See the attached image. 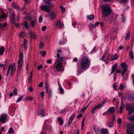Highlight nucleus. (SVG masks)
<instances>
[{
  "label": "nucleus",
  "instance_id": "4c0bfd02",
  "mask_svg": "<svg viewBox=\"0 0 134 134\" xmlns=\"http://www.w3.org/2000/svg\"><path fill=\"white\" fill-rule=\"evenodd\" d=\"M122 120L121 118H119L117 120V123L118 124L120 125L121 124Z\"/></svg>",
  "mask_w": 134,
  "mask_h": 134
},
{
  "label": "nucleus",
  "instance_id": "9b49d317",
  "mask_svg": "<svg viewBox=\"0 0 134 134\" xmlns=\"http://www.w3.org/2000/svg\"><path fill=\"white\" fill-rule=\"evenodd\" d=\"M15 16L14 13L12 12V13L11 15L10 16V18L11 19V23L13 24H14L15 22Z\"/></svg>",
  "mask_w": 134,
  "mask_h": 134
},
{
  "label": "nucleus",
  "instance_id": "cd10ccee",
  "mask_svg": "<svg viewBox=\"0 0 134 134\" xmlns=\"http://www.w3.org/2000/svg\"><path fill=\"white\" fill-rule=\"evenodd\" d=\"M129 55L131 59H133L134 58L133 53L132 51H131L130 52Z\"/></svg>",
  "mask_w": 134,
  "mask_h": 134
},
{
  "label": "nucleus",
  "instance_id": "c9c22d12",
  "mask_svg": "<svg viewBox=\"0 0 134 134\" xmlns=\"http://www.w3.org/2000/svg\"><path fill=\"white\" fill-rule=\"evenodd\" d=\"M85 118H84L83 119V120H82V121L81 127H82V130L83 129V127L84 126V122L85 121Z\"/></svg>",
  "mask_w": 134,
  "mask_h": 134
},
{
  "label": "nucleus",
  "instance_id": "423d86ee",
  "mask_svg": "<svg viewBox=\"0 0 134 134\" xmlns=\"http://www.w3.org/2000/svg\"><path fill=\"white\" fill-rule=\"evenodd\" d=\"M52 6L51 3H48L45 5H42V10L44 11L49 12V8L52 7Z\"/></svg>",
  "mask_w": 134,
  "mask_h": 134
},
{
  "label": "nucleus",
  "instance_id": "6e6552de",
  "mask_svg": "<svg viewBox=\"0 0 134 134\" xmlns=\"http://www.w3.org/2000/svg\"><path fill=\"white\" fill-rule=\"evenodd\" d=\"M126 110L129 112V114L130 115L132 112H134L133 108L129 104H127L126 105Z\"/></svg>",
  "mask_w": 134,
  "mask_h": 134
},
{
  "label": "nucleus",
  "instance_id": "8fccbe9b",
  "mask_svg": "<svg viewBox=\"0 0 134 134\" xmlns=\"http://www.w3.org/2000/svg\"><path fill=\"white\" fill-rule=\"evenodd\" d=\"M42 69V65L40 64L39 65L37 68V69L38 70H40L41 69Z\"/></svg>",
  "mask_w": 134,
  "mask_h": 134
},
{
  "label": "nucleus",
  "instance_id": "4468645a",
  "mask_svg": "<svg viewBox=\"0 0 134 134\" xmlns=\"http://www.w3.org/2000/svg\"><path fill=\"white\" fill-rule=\"evenodd\" d=\"M56 26L59 27V28H62L63 26L64 25L62 23H61L60 21H58L56 24Z\"/></svg>",
  "mask_w": 134,
  "mask_h": 134
},
{
  "label": "nucleus",
  "instance_id": "69168bd1",
  "mask_svg": "<svg viewBox=\"0 0 134 134\" xmlns=\"http://www.w3.org/2000/svg\"><path fill=\"white\" fill-rule=\"evenodd\" d=\"M123 48V46H120L118 48L120 50H121Z\"/></svg>",
  "mask_w": 134,
  "mask_h": 134
},
{
  "label": "nucleus",
  "instance_id": "a211bd4d",
  "mask_svg": "<svg viewBox=\"0 0 134 134\" xmlns=\"http://www.w3.org/2000/svg\"><path fill=\"white\" fill-rule=\"evenodd\" d=\"M124 105L123 103L122 102H121L120 108V113H122V110L124 108Z\"/></svg>",
  "mask_w": 134,
  "mask_h": 134
},
{
  "label": "nucleus",
  "instance_id": "3c124183",
  "mask_svg": "<svg viewBox=\"0 0 134 134\" xmlns=\"http://www.w3.org/2000/svg\"><path fill=\"white\" fill-rule=\"evenodd\" d=\"M52 60L51 59H48L47 60V62L48 64H50L52 62Z\"/></svg>",
  "mask_w": 134,
  "mask_h": 134
},
{
  "label": "nucleus",
  "instance_id": "f257e3e1",
  "mask_svg": "<svg viewBox=\"0 0 134 134\" xmlns=\"http://www.w3.org/2000/svg\"><path fill=\"white\" fill-rule=\"evenodd\" d=\"M91 64V60L87 57H85L82 59L80 63L81 68L86 70L88 69Z\"/></svg>",
  "mask_w": 134,
  "mask_h": 134
},
{
  "label": "nucleus",
  "instance_id": "6e6d98bb",
  "mask_svg": "<svg viewBox=\"0 0 134 134\" xmlns=\"http://www.w3.org/2000/svg\"><path fill=\"white\" fill-rule=\"evenodd\" d=\"M87 108V107H85L83 109H82L81 110V111L82 112H83Z\"/></svg>",
  "mask_w": 134,
  "mask_h": 134
},
{
  "label": "nucleus",
  "instance_id": "f03ea898",
  "mask_svg": "<svg viewBox=\"0 0 134 134\" xmlns=\"http://www.w3.org/2000/svg\"><path fill=\"white\" fill-rule=\"evenodd\" d=\"M23 53H21L19 55V59L17 62L18 66L17 71V76H19L20 74L21 68H22L23 64Z\"/></svg>",
  "mask_w": 134,
  "mask_h": 134
},
{
  "label": "nucleus",
  "instance_id": "2f4dec72",
  "mask_svg": "<svg viewBox=\"0 0 134 134\" xmlns=\"http://www.w3.org/2000/svg\"><path fill=\"white\" fill-rule=\"evenodd\" d=\"M19 36H21L22 37H24L26 35V34L23 32H22L19 35Z\"/></svg>",
  "mask_w": 134,
  "mask_h": 134
},
{
  "label": "nucleus",
  "instance_id": "a878e982",
  "mask_svg": "<svg viewBox=\"0 0 134 134\" xmlns=\"http://www.w3.org/2000/svg\"><path fill=\"white\" fill-rule=\"evenodd\" d=\"M108 132V130L106 129H103L101 131L102 134H107Z\"/></svg>",
  "mask_w": 134,
  "mask_h": 134
},
{
  "label": "nucleus",
  "instance_id": "4be33fe9",
  "mask_svg": "<svg viewBox=\"0 0 134 134\" xmlns=\"http://www.w3.org/2000/svg\"><path fill=\"white\" fill-rule=\"evenodd\" d=\"M113 58L111 59H109V61H113L117 59L118 58V56L116 54H115L113 56Z\"/></svg>",
  "mask_w": 134,
  "mask_h": 134
},
{
  "label": "nucleus",
  "instance_id": "0e129e2a",
  "mask_svg": "<svg viewBox=\"0 0 134 134\" xmlns=\"http://www.w3.org/2000/svg\"><path fill=\"white\" fill-rule=\"evenodd\" d=\"M20 15L19 14L16 17L17 21H18L20 19Z\"/></svg>",
  "mask_w": 134,
  "mask_h": 134
},
{
  "label": "nucleus",
  "instance_id": "0eeeda50",
  "mask_svg": "<svg viewBox=\"0 0 134 134\" xmlns=\"http://www.w3.org/2000/svg\"><path fill=\"white\" fill-rule=\"evenodd\" d=\"M15 70L16 68L13 67L9 66L7 71V76H8V75L9 72L10 70V75L11 76H13L15 73Z\"/></svg>",
  "mask_w": 134,
  "mask_h": 134
},
{
  "label": "nucleus",
  "instance_id": "79ce46f5",
  "mask_svg": "<svg viewBox=\"0 0 134 134\" xmlns=\"http://www.w3.org/2000/svg\"><path fill=\"white\" fill-rule=\"evenodd\" d=\"M124 86L123 85L121 84L120 85V87H119V89L121 90H123L124 88Z\"/></svg>",
  "mask_w": 134,
  "mask_h": 134
},
{
  "label": "nucleus",
  "instance_id": "de8ad7c7",
  "mask_svg": "<svg viewBox=\"0 0 134 134\" xmlns=\"http://www.w3.org/2000/svg\"><path fill=\"white\" fill-rule=\"evenodd\" d=\"M37 115H41V116L42 115V111L41 110L38 111V112L37 113Z\"/></svg>",
  "mask_w": 134,
  "mask_h": 134
},
{
  "label": "nucleus",
  "instance_id": "5fc2aeb1",
  "mask_svg": "<svg viewBox=\"0 0 134 134\" xmlns=\"http://www.w3.org/2000/svg\"><path fill=\"white\" fill-rule=\"evenodd\" d=\"M29 90L30 92H32L33 91V88L31 87H30L29 88Z\"/></svg>",
  "mask_w": 134,
  "mask_h": 134
},
{
  "label": "nucleus",
  "instance_id": "58836bf2",
  "mask_svg": "<svg viewBox=\"0 0 134 134\" xmlns=\"http://www.w3.org/2000/svg\"><path fill=\"white\" fill-rule=\"evenodd\" d=\"M13 94L15 95H17V90L16 88L14 89L13 91Z\"/></svg>",
  "mask_w": 134,
  "mask_h": 134
},
{
  "label": "nucleus",
  "instance_id": "bf43d9fd",
  "mask_svg": "<svg viewBox=\"0 0 134 134\" xmlns=\"http://www.w3.org/2000/svg\"><path fill=\"white\" fill-rule=\"evenodd\" d=\"M7 25V24L6 23H4L3 24H2V27H4L6 26Z\"/></svg>",
  "mask_w": 134,
  "mask_h": 134
},
{
  "label": "nucleus",
  "instance_id": "dca6fc26",
  "mask_svg": "<svg viewBox=\"0 0 134 134\" xmlns=\"http://www.w3.org/2000/svg\"><path fill=\"white\" fill-rule=\"evenodd\" d=\"M5 50V48L2 46H1L0 47V54L2 55H3V52Z\"/></svg>",
  "mask_w": 134,
  "mask_h": 134
},
{
  "label": "nucleus",
  "instance_id": "7ed1b4c3",
  "mask_svg": "<svg viewBox=\"0 0 134 134\" xmlns=\"http://www.w3.org/2000/svg\"><path fill=\"white\" fill-rule=\"evenodd\" d=\"M64 60V57H62L59 59H57L54 64V66L58 71H63V69L62 67V62Z\"/></svg>",
  "mask_w": 134,
  "mask_h": 134
},
{
  "label": "nucleus",
  "instance_id": "6ab92c4d",
  "mask_svg": "<svg viewBox=\"0 0 134 134\" xmlns=\"http://www.w3.org/2000/svg\"><path fill=\"white\" fill-rule=\"evenodd\" d=\"M127 134H134V131L130 129H127L126 131Z\"/></svg>",
  "mask_w": 134,
  "mask_h": 134
},
{
  "label": "nucleus",
  "instance_id": "1a4fd4ad",
  "mask_svg": "<svg viewBox=\"0 0 134 134\" xmlns=\"http://www.w3.org/2000/svg\"><path fill=\"white\" fill-rule=\"evenodd\" d=\"M45 85L46 92L49 94V96H50L52 94V91L48 86L47 83V81L45 82Z\"/></svg>",
  "mask_w": 134,
  "mask_h": 134
},
{
  "label": "nucleus",
  "instance_id": "f704fd0d",
  "mask_svg": "<svg viewBox=\"0 0 134 134\" xmlns=\"http://www.w3.org/2000/svg\"><path fill=\"white\" fill-rule=\"evenodd\" d=\"M12 5L16 9H18L19 8L18 6L14 2H13L12 3Z\"/></svg>",
  "mask_w": 134,
  "mask_h": 134
},
{
  "label": "nucleus",
  "instance_id": "774afa93",
  "mask_svg": "<svg viewBox=\"0 0 134 134\" xmlns=\"http://www.w3.org/2000/svg\"><path fill=\"white\" fill-rule=\"evenodd\" d=\"M116 79V75L115 74H114V80L115 81Z\"/></svg>",
  "mask_w": 134,
  "mask_h": 134
},
{
  "label": "nucleus",
  "instance_id": "49530a36",
  "mask_svg": "<svg viewBox=\"0 0 134 134\" xmlns=\"http://www.w3.org/2000/svg\"><path fill=\"white\" fill-rule=\"evenodd\" d=\"M38 21L40 23H41L42 22V16L41 15L40 16Z\"/></svg>",
  "mask_w": 134,
  "mask_h": 134
},
{
  "label": "nucleus",
  "instance_id": "e433bc0d",
  "mask_svg": "<svg viewBox=\"0 0 134 134\" xmlns=\"http://www.w3.org/2000/svg\"><path fill=\"white\" fill-rule=\"evenodd\" d=\"M129 119L130 121H134V116H129Z\"/></svg>",
  "mask_w": 134,
  "mask_h": 134
},
{
  "label": "nucleus",
  "instance_id": "20e7f679",
  "mask_svg": "<svg viewBox=\"0 0 134 134\" xmlns=\"http://www.w3.org/2000/svg\"><path fill=\"white\" fill-rule=\"evenodd\" d=\"M102 10L103 16L105 17L110 14L111 10L109 6L108 5H105L102 8Z\"/></svg>",
  "mask_w": 134,
  "mask_h": 134
},
{
  "label": "nucleus",
  "instance_id": "864d4df0",
  "mask_svg": "<svg viewBox=\"0 0 134 134\" xmlns=\"http://www.w3.org/2000/svg\"><path fill=\"white\" fill-rule=\"evenodd\" d=\"M46 55V52L45 51H42V57L45 56Z\"/></svg>",
  "mask_w": 134,
  "mask_h": 134
},
{
  "label": "nucleus",
  "instance_id": "39448f33",
  "mask_svg": "<svg viewBox=\"0 0 134 134\" xmlns=\"http://www.w3.org/2000/svg\"><path fill=\"white\" fill-rule=\"evenodd\" d=\"M120 65L122 69L121 73L122 76H123L127 70V65L126 64L125 62H124L121 64Z\"/></svg>",
  "mask_w": 134,
  "mask_h": 134
},
{
  "label": "nucleus",
  "instance_id": "680f3d73",
  "mask_svg": "<svg viewBox=\"0 0 134 134\" xmlns=\"http://www.w3.org/2000/svg\"><path fill=\"white\" fill-rule=\"evenodd\" d=\"M60 8L61 9V10L62 11L64 12L65 10V8H64L62 6L60 7Z\"/></svg>",
  "mask_w": 134,
  "mask_h": 134
},
{
  "label": "nucleus",
  "instance_id": "393cba45",
  "mask_svg": "<svg viewBox=\"0 0 134 134\" xmlns=\"http://www.w3.org/2000/svg\"><path fill=\"white\" fill-rule=\"evenodd\" d=\"M51 15L52 18L54 19L56 18V15L53 12H51Z\"/></svg>",
  "mask_w": 134,
  "mask_h": 134
},
{
  "label": "nucleus",
  "instance_id": "37998d69",
  "mask_svg": "<svg viewBox=\"0 0 134 134\" xmlns=\"http://www.w3.org/2000/svg\"><path fill=\"white\" fill-rule=\"evenodd\" d=\"M33 98V97H26V99L27 100H32Z\"/></svg>",
  "mask_w": 134,
  "mask_h": 134
},
{
  "label": "nucleus",
  "instance_id": "338daca9",
  "mask_svg": "<svg viewBox=\"0 0 134 134\" xmlns=\"http://www.w3.org/2000/svg\"><path fill=\"white\" fill-rule=\"evenodd\" d=\"M46 27L45 26H44L42 27V30L44 31L46 29Z\"/></svg>",
  "mask_w": 134,
  "mask_h": 134
},
{
  "label": "nucleus",
  "instance_id": "f3484780",
  "mask_svg": "<svg viewBox=\"0 0 134 134\" xmlns=\"http://www.w3.org/2000/svg\"><path fill=\"white\" fill-rule=\"evenodd\" d=\"M115 110V108L113 107H112L110 108L107 110V111H108L110 113H113L114 112Z\"/></svg>",
  "mask_w": 134,
  "mask_h": 134
},
{
  "label": "nucleus",
  "instance_id": "603ef678",
  "mask_svg": "<svg viewBox=\"0 0 134 134\" xmlns=\"http://www.w3.org/2000/svg\"><path fill=\"white\" fill-rule=\"evenodd\" d=\"M127 1V0H120V2L121 3H125Z\"/></svg>",
  "mask_w": 134,
  "mask_h": 134
},
{
  "label": "nucleus",
  "instance_id": "2eb2a0df",
  "mask_svg": "<svg viewBox=\"0 0 134 134\" xmlns=\"http://www.w3.org/2000/svg\"><path fill=\"white\" fill-rule=\"evenodd\" d=\"M33 20H32V19L31 20V24L32 27H34L36 24V20L35 19H33Z\"/></svg>",
  "mask_w": 134,
  "mask_h": 134
},
{
  "label": "nucleus",
  "instance_id": "72a5a7b5",
  "mask_svg": "<svg viewBox=\"0 0 134 134\" xmlns=\"http://www.w3.org/2000/svg\"><path fill=\"white\" fill-rule=\"evenodd\" d=\"M8 132L10 133H12L14 132V131L13 128L10 127L8 130Z\"/></svg>",
  "mask_w": 134,
  "mask_h": 134
},
{
  "label": "nucleus",
  "instance_id": "412c9836",
  "mask_svg": "<svg viewBox=\"0 0 134 134\" xmlns=\"http://www.w3.org/2000/svg\"><path fill=\"white\" fill-rule=\"evenodd\" d=\"M99 24V23L98 22H97L96 23L94 24H91L90 26V27L94 28L96 27Z\"/></svg>",
  "mask_w": 134,
  "mask_h": 134
},
{
  "label": "nucleus",
  "instance_id": "09e8293b",
  "mask_svg": "<svg viewBox=\"0 0 134 134\" xmlns=\"http://www.w3.org/2000/svg\"><path fill=\"white\" fill-rule=\"evenodd\" d=\"M97 108L96 107H94L91 110V112L93 113L94 111Z\"/></svg>",
  "mask_w": 134,
  "mask_h": 134
},
{
  "label": "nucleus",
  "instance_id": "c756f323",
  "mask_svg": "<svg viewBox=\"0 0 134 134\" xmlns=\"http://www.w3.org/2000/svg\"><path fill=\"white\" fill-rule=\"evenodd\" d=\"M103 105V103H100L96 106L95 107L97 109H99L101 108Z\"/></svg>",
  "mask_w": 134,
  "mask_h": 134
},
{
  "label": "nucleus",
  "instance_id": "052dcab7",
  "mask_svg": "<svg viewBox=\"0 0 134 134\" xmlns=\"http://www.w3.org/2000/svg\"><path fill=\"white\" fill-rule=\"evenodd\" d=\"M28 82L29 83H31L32 82V78L29 79V78L28 80Z\"/></svg>",
  "mask_w": 134,
  "mask_h": 134
},
{
  "label": "nucleus",
  "instance_id": "c85d7f7f",
  "mask_svg": "<svg viewBox=\"0 0 134 134\" xmlns=\"http://www.w3.org/2000/svg\"><path fill=\"white\" fill-rule=\"evenodd\" d=\"M88 19L90 20H92L94 19V16L93 14H91L88 16Z\"/></svg>",
  "mask_w": 134,
  "mask_h": 134
},
{
  "label": "nucleus",
  "instance_id": "aec40b11",
  "mask_svg": "<svg viewBox=\"0 0 134 134\" xmlns=\"http://www.w3.org/2000/svg\"><path fill=\"white\" fill-rule=\"evenodd\" d=\"M30 36L33 38H36V36L34 33L32 31H31L30 32Z\"/></svg>",
  "mask_w": 134,
  "mask_h": 134
},
{
  "label": "nucleus",
  "instance_id": "bb28decb",
  "mask_svg": "<svg viewBox=\"0 0 134 134\" xmlns=\"http://www.w3.org/2000/svg\"><path fill=\"white\" fill-rule=\"evenodd\" d=\"M130 32H129L126 35L125 39L126 40L129 39L130 36Z\"/></svg>",
  "mask_w": 134,
  "mask_h": 134
},
{
  "label": "nucleus",
  "instance_id": "b1692460",
  "mask_svg": "<svg viewBox=\"0 0 134 134\" xmlns=\"http://www.w3.org/2000/svg\"><path fill=\"white\" fill-rule=\"evenodd\" d=\"M95 131L96 133L97 134H98L100 132V131L99 129L97 127H95L94 128Z\"/></svg>",
  "mask_w": 134,
  "mask_h": 134
},
{
  "label": "nucleus",
  "instance_id": "4d7b16f0",
  "mask_svg": "<svg viewBox=\"0 0 134 134\" xmlns=\"http://www.w3.org/2000/svg\"><path fill=\"white\" fill-rule=\"evenodd\" d=\"M27 41V40L25 38L24 40V41H23V43L24 44V45H26V42Z\"/></svg>",
  "mask_w": 134,
  "mask_h": 134
},
{
  "label": "nucleus",
  "instance_id": "7c9ffc66",
  "mask_svg": "<svg viewBox=\"0 0 134 134\" xmlns=\"http://www.w3.org/2000/svg\"><path fill=\"white\" fill-rule=\"evenodd\" d=\"M107 125L108 126L110 127H111L113 126V123L109 122L107 123Z\"/></svg>",
  "mask_w": 134,
  "mask_h": 134
},
{
  "label": "nucleus",
  "instance_id": "f8f14e48",
  "mask_svg": "<svg viewBox=\"0 0 134 134\" xmlns=\"http://www.w3.org/2000/svg\"><path fill=\"white\" fill-rule=\"evenodd\" d=\"M75 114H72L70 117L68 122V125H70L72 123L75 116Z\"/></svg>",
  "mask_w": 134,
  "mask_h": 134
},
{
  "label": "nucleus",
  "instance_id": "473e14b6",
  "mask_svg": "<svg viewBox=\"0 0 134 134\" xmlns=\"http://www.w3.org/2000/svg\"><path fill=\"white\" fill-rule=\"evenodd\" d=\"M59 90L61 94H63L64 93V91L63 89L61 86L59 87Z\"/></svg>",
  "mask_w": 134,
  "mask_h": 134
},
{
  "label": "nucleus",
  "instance_id": "9d476101",
  "mask_svg": "<svg viewBox=\"0 0 134 134\" xmlns=\"http://www.w3.org/2000/svg\"><path fill=\"white\" fill-rule=\"evenodd\" d=\"M7 117V116L5 114L2 115L0 117V121L2 123H5Z\"/></svg>",
  "mask_w": 134,
  "mask_h": 134
},
{
  "label": "nucleus",
  "instance_id": "a19ab883",
  "mask_svg": "<svg viewBox=\"0 0 134 134\" xmlns=\"http://www.w3.org/2000/svg\"><path fill=\"white\" fill-rule=\"evenodd\" d=\"M24 25L26 29H28V23L26 21L24 22Z\"/></svg>",
  "mask_w": 134,
  "mask_h": 134
},
{
  "label": "nucleus",
  "instance_id": "5701e85b",
  "mask_svg": "<svg viewBox=\"0 0 134 134\" xmlns=\"http://www.w3.org/2000/svg\"><path fill=\"white\" fill-rule=\"evenodd\" d=\"M58 120L59 122L60 125H62L63 122V121L62 118L59 117L58 118Z\"/></svg>",
  "mask_w": 134,
  "mask_h": 134
},
{
  "label": "nucleus",
  "instance_id": "a18cd8bd",
  "mask_svg": "<svg viewBox=\"0 0 134 134\" xmlns=\"http://www.w3.org/2000/svg\"><path fill=\"white\" fill-rule=\"evenodd\" d=\"M15 63H14V64H10L9 66H12V67H14L15 68H16V67H15Z\"/></svg>",
  "mask_w": 134,
  "mask_h": 134
},
{
  "label": "nucleus",
  "instance_id": "ea45409f",
  "mask_svg": "<svg viewBox=\"0 0 134 134\" xmlns=\"http://www.w3.org/2000/svg\"><path fill=\"white\" fill-rule=\"evenodd\" d=\"M23 96H21L20 97L18 98V100L16 101V102L18 103V102H19L20 101H21L22 100V98H23Z\"/></svg>",
  "mask_w": 134,
  "mask_h": 134
},
{
  "label": "nucleus",
  "instance_id": "13d9d810",
  "mask_svg": "<svg viewBox=\"0 0 134 134\" xmlns=\"http://www.w3.org/2000/svg\"><path fill=\"white\" fill-rule=\"evenodd\" d=\"M105 55H103L102 57L100 59V60H103L105 57Z\"/></svg>",
  "mask_w": 134,
  "mask_h": 134
},
{
  "label": "nucleus",
  "instance_id": "e2e57ef3",
  "mask_svg": "<svg viewBox=\"0 0 134 134\" xmlns=\"http://www.w3.org/2000/svg\"><path fill=\"white\" fill-rule=\"evenodd\" d=\"M121 71L120 69H118L116 70V72L118 73H120L121 72Z\"/></svg>",
  "mask_w": 134,
  "mask_h": 134
},
{
  "label": "nucleus",
  "instance_id": "c03bdc74",
  "mask_svg": "<svg viewBox=\"0 0 134 134\" xmlns=\"http://www.w3.org/2000/svg\"><path fill=\"white\" fill-rule=\"evenodd\" d=\"M47 113H46L45 111L44 110L42 111V116H45L47 115Z\"/></svg>",
  "mask_w": 134,
  "mask_h": 134
},
{
  "label": "nucleus",
  "instance_id": "ddd939ff",
  "mask_svg": "<svg viewBox=\"0 0 134 134\" xmlns=\"http://www.w3.org/2000/svg\"><path fill=\"white\" fill-rule=\"evenodd\" d=\"M118 67V64L115 63L112 67L111 74H112L114 71L116 70Z\"/></svg>",
  "mask_w": 134,
  "mask_h": 134
}]
</instances>
